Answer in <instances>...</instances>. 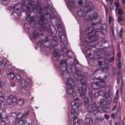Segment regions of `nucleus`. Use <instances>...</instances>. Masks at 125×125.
Listing matches in <instances>:
<instances>
[{
  "label": "nucleus",
  "mask_w": 125,
  "mask_h": 125,
  "mask_svg": "<svg viewBox=\"0 0 125 125\" xmlns=\"http://www.w3.org/2000/svg\"><path fill=\"white\" fill-rule=\"evenodd\" d=\"M39 8V9L37 10V15L40 18L37 21L38 23V26L39 30L38 31H34L32 34V37L34 39L39 37L42 40H43L45 39L43 38V36L44 35L43 34V32L45 30V24L47 22L45 17L47 16L48 18H52L50 15L52 12L50 8L47 6H45L43 9H42L40 7Z\"/></svg>",
  "instance_id": "1"
},
{
  "label": "nucleus",
  "mask_w": 125,
  "mask_h": 125,
  "mask_svg": "<svg viewBox=\"0 0 125 125\" xmlns=\"http://www.w3.org/2000/svg\"><path fill=\"white\" fill-rule=\"evenodd\" d=\"M77 73L74 75V78L79 82V84L81 83V86L77 87L78 92L80 97L83 99L85 98L86 89L87 87L86 83L87 79L86 77L83 74H80L79 71H77Z\"/></svg>",
  "instance_id": "2"
},
{
  "label": "nucleus",
  "mask_w": 125,
  "mask_h": 125,
  "mask_svg": "<svg viewBox=\"0 0 125 125\" xmlns=\"http://www.w3.org/2000/svg\"><path fill=\"white\" fill-rule=\"evenodd\" d=\"M97 24L93 23V27H90L86 29L85 33L88 34L87 37H85V38H88L89 39L95 37L96 35L98 34V33H101L100 30L103 29L102 25L97 22Z\"/></svg>",
  "instance_id": "3"
},
{
  "label": "nucleus",
  "mask_w": 125,
  "mask_h": 125,
  "mask_svg": "<svg viewBox=\"0 0 125 125\" xmlns=\"http://www.w3.org/2000/svg\"><path fill=\"white\" fill-rule=\"evenodd\" d=\"M95 80H97L96 82L94 83L92 85L93 88L95 89L99 88H103L106 85V83L103 79H101L100 77L95 78Z\"/></svg>",
  "instance_id": "4"
},
{
  "label": "nucleus",
  "mask_w": 125,
  "mask_h": 125,
  "mask_svg": "<svg viewBox=\"0 0 125 125\" xmlns=\"http://www.w3.org/2000/svg\"><path fill=\"white\" fill-rule=\"evenodd\" d=\"M60 69L62 72L61 73L62 76L65 75L66 76H69L70 74L69 73L65 74V72L66 71L67 69V65L66 64V60H63L61 61L59 64Z\"/></svg>",
  "instance_id": "5"
},
{
  "label": "nucleus",
  "mask_w": 125,
  "mask_h": 125,
  "mask_svg": "<svg viewBox=\"0 0 125 125\" xmlns=\"http://www.w3.org/2000/svg\"><path fill=\"white\" fill-rule=\"evenodd\" d=\"M8 99L6 102L7 104L8 105L10 108L14 106V103L16 102L17 99V96L12 94H10L8 97Z\"/></svg>",
  "instance_id": "6"
},
{
  "label": "nucleus",
  "mask_w": 125,
  "mask_h": 125,
  "mask_svg": "<svg viewBox=\"0 0 125 125\" xmlns=\"http://www.w3.org/2000/svg\"><path fill=\"white\" fill-rule=\"evenodd\" d=\"M28 3L27 4V6L25 5H23L22 6V10L23 11H25V14L27 15H29V10L31 7L34 4V3L32 0H28Z\"/></svg>",
  "instance_id": "7"
},
{
  "label": "nucleus",
  "mask_w": 125,
  "mask_h": 125,
  "mask_svg": "<svg viewBox=\"0 0 125 125\" xmlns=\"http://www.w3.org/2000/svg\"><path fill=\"white\" fill-rule=\"evenodd\" d=\"M85 5L84 6V10L87 12L91 11L92 9V8H94L95 4L94 2H92L88 1L85 0Z\"/></svg>",
  "instance_id": "8"
},
{
  "label": "nucleus",
  "mask_w": 125,
  "mask_h": 125,
  "mask_svg": "<svg viewBox=\"0 0 125 125\" xmlns=\"http://www.w3.org/2000/svg\"><path fill=\"white\" fill-rule=\"evenodd\" d=\"M58 30L60 39L62 43L66 45L67 43V39L65 33L62 31L61 28H60Z\"/></svg>",
  "instance_id": "9"
},
{
  "label": "nucleus",
  "mask_w": 125,
  "mask_h": 125,
  "mask_svg": "<svg viewBox=\"0 0 125 125\" xmlns=\"http://www.w3.org/2000/svg\"><path fill=\"white\" fill-rule=\"evenodd\" d=\"M78 62H79L77 60H76L74 62V63L75 64L74 65H73V63L72 62L70 64V65H71V66L69 67V69H70L72 72L74 73V74H73L74 76V75L77 72H76L78 71H79L80 72V74H81L80 72L78 70L79 67H78V66H76V65H79L78 64Z\"/></svg>",
  "instance_id": "10"
},
{
  "label": "nucleus",
  "mask_w": 125,
  "mask_h": 125,
  "mask_svg": "<svg viewBox=\"0 0 125 125\" xmlns=\"http://www.w3.org/2000/svg\"><path fill=\"white\" fill-rule=\"evenodd\" d=\"M71 115H73L72 116L73 117V122L74 125H79L80 123L79 121L77 116L78 114L75 112V110L73 108L71 110Z\"/></svg>",
  "instance_id": "11"
},
{
  "label": "nucleus",
  "mask_w": 125,
  "mask_h": 125,
  "mask_svg": "<svg viewBox=\"0 0 125 125\" xmlns=\"http://www.w3.org/2000/svg\"><path fill=\"white\" fill-rule=\"evenodd\" d=\"M97 18V14L96 13H91L89 15H85L84 17L85 20L87 21H89L90 20L94 21L96 20Z\"/></svg>",
  "instance_id": "12"
},
{
  "label": "nucleus",
  "mask_w": 125,
  "mask_h": 125,
  "mask_svg": "<svg viewBox=\"0 0 125 125\" xmlns=\"http://www.w3.org/2000/svg\"><path fill=\"white\" fill-rule=\"evenodd\" d=\"M30 81V80L29 79L27 80H22L21 81V85L23 87H28L29 85V83Z\"/></svg>",
  "instance_id": "13"
},
{
  "label": "nucleus",
  "mask_w": 125,
  "mask_h": 125,
  "mask_svg": "<svg viewBox=\"0 0 125 125\" xmlns=\"http://www.w3.org/2000/svg\"><path fill=\"white\" fill-rule=\"evenodd\" d=\"M87 111L88 112L92 113L94 115H95L98 112V111L95 108H93L92 107L89 106L88 107Z\"/></svg>",
  "instance_id": "14"
},
{
  "label": "nucleus",
  "mask_w": 125,
  "mask_h": 125,
  "mask_svg": "<svg viewBox=\"0 0 125 125\" xmlns=\"http://www.w3.org/2000/svg\"><path fill=\"white\" fill-rule=\"evenodd\" d=\"M67 91L68 94L70 95L73 98V96H75L77 95L75 92V90L73 88H68Z\"/></svg>",
  "instance_id": "15"
},
{
  "label": "nucleus",
  "mask_w": 125,
  "mask_h": 125,
  "mask_svg": "<svg viewBox=\"0 0 125 125\" xmlns=\"http://www.w3.org/2000/svg\"><path fill=\"white\" fill-rule=\"evenodd\" d=\"M73 98L75 101V105L77 106H80L82 102L81 101L79 100V98L78 96H73Z\"/></svg>",
  "instance_id": "16"
},
{
  "label": "nucleus",
  "mask_w": 125,
  "mask_h": 125,
  "mask_svg": "<svg viewBox=\"0 0 125 125\" xmlns=\"http://www.w3.org/2000/svg\"><path fill=\"white\" fill-rule=\"evenodd\" d=\"M66 84L67 85H71L73 87L75 86V84L73 82V80L71 78H70L67 79Z\"/></svg>",
  "instance_id": "17"
},
{
  "label": "nucleus",
  "mask_w": 125,
  "mask_h": 125,
  "mask_svg": "<svg viewBox=\"0 0 125 125\" xmlns=\"http://www.w3.org/2000/svg\"><path fill=\"white\" fill-rule=\"evenodd\" d=\"M84 120L85 123L87 124V125H92L93 124L92 120L90 118L85 117Z\"/></svg>",
  "instance_id": "18"
},
{
  "label": "nucleus",
  "mask_w": 125,
  "mask_h": 125,
  "mask_svg": "<svg viewBox=\"0 0 125 125\" xmlns=\"http://www.w3.org/2000/svg\"><path fill=\"white\" fill-rule=\"evenodd\" d=\"M120 57H119V58H118L116 61L117 67L119 69L121 68L122 65L121 62L120 61Z\"/></svg>",
  "instance_id": "19"
},
{
  "label": "nucleus",
  "mask_w": 125,
  "mask_h": 125,
  "mask_svg": "<svg viewBox=\"0 0 125 125\" xmlns=\"http://www.w3.org/2000/svg\"><path fill=\"white\" fill-rule=\"evenodd\" d=\"M24 101L23 99H19L16 103V105L18 107H20L22 106L24 103Z\"/></svg>",
  "instance_id": "20"
},
{
  "label": "nucleus",
  "mask_w": 125,
  "mask_h": 125,
  "mask_svg": "<svg viewBox=\"0 0 125 125\" xmlns=\"http://www.w3.org/2000/svg\"><path fill=\"white\" fill-rule=\"evenodd\" d=\"M30 112L29 111H28L25 113L22 114L21 116L22 117L23 119L26 121V118L30 114Z\"/></svg>",
  "instance_id": "21"
},
{
  "label": "nucleus",
  "mask_w": 125,
  "mask_h": 125,
  "mask_svg": "<svg viewBox=\"0 0 125 125\" xmlns=\"http://www.w3.org/2000/svg\"><path fill=\"white\" fill-rule=\"evenodd\" d=\"M66 53L68 57L69 58H72L74 56L73 53L71 51H68L66 52Z\"/></svg>",
  "instance_id": "22"
},
{
  "label": "nucleus",
  "mask_w": 125,
  "mask_h": 125,
  "mask_svg": "<svg viewBox=\"0 0 125 125\" xmlns=\"http://www.w3.org/2000/svg\"><path fill=\"white\" fill-rule=\"evenodd\" d=\"M44 45L46 47H49L52 45V43L50 41H48L44 42L43 43Z\"/></svg>",
  "instance_id": "23"
},
{
  "label": "nucleus",
  "mask_w": 125,
  "mask_h": 125,
  "mask_svg": "<svg viewBox=\"0 0 125 125\" xmlns=\"http://www.w3.org/2000/svg\"><path fill=\"white\" fill-rule=\"evenodd\" d=\"M14 73L12 72L10 73L8 75V76L9 79L10 80L13 79L14 77Z\"/></svg>",
  "instance_id": "24"
},
{
  "label": "nucleus",
  "mask_w": 125,
  "mask_h": 125,
  "mask_svg": "<svg viewBox=\"0 0 125 125\" xmlns=\"http://www.w3.org/2000/svg\"><path fill=\"white\" fill-rule=\"evenodd\" d=\"M6 63L4 62L2 60L1 61H0V67H1V68H4L5 69V68H4V67L5 66Z\"/></svg>",
  "instance_id": "25"
},
{
  "label": "nucleus",
  "mask_w": 125,
  "mask_h": 125,
  "mask_svg": "<svg viewBox=\"0 0 125 125\" xmlns=\"http://www.w3.org/2000/svg\"><path fill=\"white\" fill-rule=\"evenodd\" d=\"M105 101L108 104H110L112 102L111 99L109 95L107 97H106Z\"/></svg>",
  "instance_id": "26"
},
{
  "label": "nucleus",
  "mask_w": 125,
  "mask_h": 125,
  "mask_svg": "<svg viewBox=\"0 0 125 125\" xmlns=\"http://www.w3.org/2000/svg\"><path fill=\"white\" fill-rule=\"evenodd\" d=\"M13 17V19L14 20L17 19L18 18V14L16 12L12 13L11 14Z\"/></svg>",
  "instance_id": "27"
},
{
  "label": "nucleus",
  "mask_w": 125,
  "mask_h": 125,
  "mask_svg": "<svg viewBox=\"0 0 125 125\" xmlns=\"http://www.w3.org/2000/svg\"><path fill=\"white\" fill-rule=\"evenodd\" d=\"M10 2L9 0H2L1 3L4 5H6L9 4Z\"/></svg>",
  "instance_id": "28"
},
{
  "label": "nucleus",
  "mask_w": 125,
  "mask_h": 125,
  "mask_svg": "<svg viewBox=\"0 0 125 125\" xmlns=\"http://www.w3.org/2000/svg\"><path fill=\"white\" fill-rule=\"evenodd\" d=\"M123 33V31L122 29H121L119 32V37L121 38H122Z\"/></svg>",
  "instance_id": "29"
},
{
  "label": "nucleus",
  "mask_w": 125,
  "mask_h": 125,
  "mask_svg": "<svg viewBox=\"0 0 125 125\" xmlns=\"http://www.w3.org/2000/svg\"><path fill=\"white\" fill-rule=\"evenodd\" d=\"M9 84L10 86L12 87H14L15 86V82L13 81H10L9 82Z\"/></svg>",
  "instance_id": "30"
},
{
  "label": "nucleus",
  "mask_w": 125,
  "mask_h": 125,
  "mask_svg": "<svg viewBox=\"0 0 125 125\" xmlns=\"http://www.w3.org/2000/svg\"><path fill=\"white\" fill-rule=\"evenodd\" d=\"M2 116L1 115V117L0 118V119L1 120V121L0 123V125H5V119L2 120Z\"/></svg>",
  "instance_id": "31"
},
{
  "label": "nucleus",
  "mask_w": 125,
  "mask_h": 125,
  "mask_svg": "<svg viewBox=\"0 0 125 125\" xmlns=\"http://www.w3.org/2000/svg\"><path fill=\"white\" fill-rule=\"evenodd\" d=\"M24 119L23 120L21 119L18 121V124L19 125H25V124L24 123Z\"/></svg>",
  "instance_id": "32"
},
{
  "label": "nucleus",
  "mask_w": 125,
  "mask_h": 125,
  "mask_svg": "<svg viewBox=\"0 0 125 125\" xmlns=\"http://www.w3.org/2000/svg\"><path fill=\"white\" fill-rule=\"evenodd\" d=\"M104 100V99L101 98L100 100V104L101 105H104L105 104Z\"/></svg>",
  "instance_id": "33"
},
{
  "label": "nucleus",
  "mask_w": 125,
  "mask_h": 125,
  "mask_svg": "<svg viewBox=\"0 0 125 125\" xmlns=\"http://www.w3.org/2000/svg\"><path fill=\"white\" fill-rule=\"evenodd\" d=\"M51 42L53 46H56L57 45V42L56 41L54 40H52Z\"/></svg>",
  "instance_id": "34"
},
{
  "label": "nucleus",
  "mask_w": 125,
  "mask_h": 125,
  "mask_svg": "<svg viewBox=\"0 0 125 125\" xmlns=\"http://www.w3.org/2000/svg\"><path fill=\"white\" fill-rule=\"evenodd\" d=\"M17 117L18 118L20 119L21 118H22L23 119L22 117L21 116V115H22L21 113V112H19L17 113Z\"/></svg>",
  "instance_id": "35"
},
{
  "label": "nucleus",
  "mask_w": 125,
  "mask_h": 125,
  "mask_svg": "<svg viewBox=\"0 0 125 125\" xmlns=\"http://www.w3.org/2000/svg\"><path fill=\"white\" fill-rule=\"evenodd\" d=\"M21 92L23 94H26L27 92V91L24 88H22L21 89L20 92Z\"/></svg>",
  "instance_id": "36"
},
{
  "label": "nucleus",
  "mask_w": 125,
  "mask_h": 125,
  "mask_svg": "<svg viewBox=\"0 0 125 125\" xmlns=\"http://www.w3.org/2000/svg\"><path fill=\"white\" fill-rule=\"evenodd\" d=\"M35 21V17L34 16H32L30 18V21L31 22H33Z\"/></svg>",
  "instance_id": "37"
},
{
  "label": "nucleus",
  "mask_w": 125,
  "mask_h": 125,
  "mask_svg": "<svg viewBox=\"0 0 125 125\" xmlns=\"http://www.w3.org/2000/svg\"><path fill=\"white\" fill-rule=\"evenodd\" d=\"M16 77L17 80L19 81L21 79V75L20 74H17L16 75Z\"/></svg>",
  "instance_id": "38"
},
{
  "label": "nucleus",
  "mask_w": 125,
  "mask_h": 125,
  "mask_svg": "<svg viewBox=\"0 0 125 125\" xmlns=\"http://www.w3.org/2000/svg\"><path fill=\"white\" fill-rule=\"evenodd\" d=\"M85 0H83V2L81 0H79L78 2L77 3L79 5H82L83 3L84 4H85V3L84 1Z\"/></svg>",
  "instance_id": "39"
},
{
  "label": "nucleus",
  "mask_w": 125,
  "mask_h": 125,
  "mask_svg": "<svg viewBox=\"0 0 125 125\" xmlns=\"http://www.w3.org/2000/svg\"><path fill=\"white\" fill-rule=\"evenodd\" d=\"M99 95V94L98 92H96L94 94V96L95 98H97Z\"/></svg>",
  "instance_id": "40"
},
{
  "label": "nucleus",
  "mask_w": 125,
  "mask_h": 125,
  "mask_svg": "<svg viewBox=\"0 0 125 125\" xmlns=\"http://www.w3.org/2000/svg\"><path fill=\"white\" fill-rule=\"evenodd\" d=\"M46 39L47 41H50L51 42L53 40V38L51 36H49Z\"/></svg>",
  "instance_id": "41"
},
{
  "label": "nucleus",
  "mask_w": 125,
  "mask_h": 125,
  "mask_svg": "<svg viewBox=\"0 0 125 125\" xmlns=\"http://www.w3.org/2000/svg\"><path fill=\"white\" fill-rule=\"evenodd\" d=\"M114 5L116 8L119 7L120 6L119 1H118L115 2L114 3Z\"/></svg>",
  "instance_id": "42"
},
{
  "label": "nucleus",
  "mask_w": 125,
  "mask_h": 125,
  "mask_svg": "<svg viewBox=\"0 0 125 125\" xmlns=\"http://www.w3.org/2000/svg\"><path fill=\"white\" fill-rule=\"evenodd\" d=\"M6 72L8 75L12 72H11V70L10 68H8L6 70Z\"/></svg>",
  "instance_id": "43"
},
{
  "label": "nucleus",
  "mask_w": 125,
  "mask_h": 125,
  "mask_svg": "<svg viewBox=\"0 0 125 125\" xmlns=\"http://www.w3.org/2000/svg\"><path fill=\"white\" fill-rule=\"evenodd\" d=\"M118 97L119 96H115L114 101V103H116L118 101Z\"/></svg>",
  "instance_id": "44"
},
{
  "label": "nucleus",
  "mask_w": 125,
  "mask_h": 125,
  "mask_svg": "<svg viewBox=\"0 0 125 125\" xmlns=\"http://www.w3.org/2000/svg\"><path fill=\"white\" fill-rule=\"evenodd\" d=\"M117 20L118 22H121L122 21V18L120 16H119L118 17Z\"/></svg>",
  "instance_id": "45"
},
{
  "label": "nucleus",
  "mask_w": 125,
  "mask_h": 125,
  "mask_svg": "<svg viewBox=\"0 0 125 125\" xmlns=\"http://www.w3.org/2000/svg\"><path fill=\"white\" fill-rule=\"evenodd\" d=\"M108 21L109 24H111L113 21V19L110 16L109 17Z\"/></svg>",
  "instance_id": "46"
},
{
  "label": "nucleus",
  "mask_w": 125,
  "mask_h": 125,
  "mask_svg": "<svg viewBox=\"0 0 125 125\" xmlns=\"http://www.w3.org/2000/svg\"><path fill=\"white\" fill-rule=\"evenodd\" d=\"M71 106L72 107L73 105H75V101H74L73 100L71 101L70 102Z\"/></svg>",
  "instance_id": "47"
},
{
  "label": "nucleus",
  "mask_w": 125,
  "mask_h": 125,
  "mask_svg": "<svg viewBox=\"0 0 125 125\" xmlns=\"http://www.w3.org/2000/svg\"><path fill=\"white\" fill-rule=\"evenodd\" d=\"M114 57L112 56L111 57H110L108 59V61L110 62H112L114 61Z\"/></svg>",
  "instance_id": "48"
},
{
  "label": "nucleus",
  "mask_w": 125,
  "mask_h": 125,
  "mask_svg": "<svg viewBox=\"0 0 125 125\" xmlns=\"http://www.w3.org/2000/svg\"><path fill=\"white\" fill-rule=\"evenodd\" d=\"M58 54V52H57L56 51H54L53 52V56L54 57H56Z\"/></svg>",
  "instance_id": "49"
},
{
  "label": "nucleus",
  "mask_w": 125,
  "mask_h": 125,
  "mask_svg": "<svg viewBox=\"0 0 125 125\" xmlns=\"http://www.w3.org/2000/svg\"><path fill=\"white\" fill-rule=\"evenodd\" d=\"M89 95L90 97L91 98L92 96V92L91 90H89L88 92Z\"/></svg>",
  "instance_id": "50"
},
{
  "label": "nucleus",
  "mask_w": 125,
  "mask_h": 125,
  "mask_svg": "<svg viewBox=\"0 0 125 125\" xmlns=\"http://www.w3.org/2000/svg\"><path fill=\"white\" fill-rule=\"evenodd\" d=\"M68 4H69V5L71 6L72 7H73V6L74 5V3L72 1L69 2V0H68Z\"/></svg>",
  "instance_id": "51"
},
{
  "label": "nucleus",
  "mask_w": 125,
  "mask_h": 125,
  "mask_svg": "<svg viewBox=\"0 0 125 125\" xmlns=\"http://www.w3.org/2000/svg\"><path fill=\"white\" fill-rule=\"evenodd\" d=\"M118 14L120 15L122 14L123 13V11L120 8H119L118 11Z\"/></svg>",
  "instance_id": "52"
},
{
  "label": "nucleus",
  "mask_w": 125,
  "mask_h": 125,
  "mask_svg": "<svg viewBox=\"0 0 125 125\" xmlns=\"http://www.w3.org/2000/svg\"><path fill=\"white\" fill-rule=\"evenodd\" d=\"M117 104H116L115 105L113 106V107L112 109V110L114 111L115 110L116 107L117 106Z\"/></svg>",
  "instance_id": "53"
},
{
  "label": "nucleus",
  "mask_w": 125,
  "mask_h": 125,
  "mask_svg": "<svg viewBox=\"0 0 125 125\" xmlns=\"http://www.w3.org/2000/svg\"><path fill=\"white\" fill-rule=\"evenodd\" d=\"M104 117L107 119H108L109 118V115L106 114H105L104 115Z\"/></svg>",
  "instance_id": "54"
},
{
  "label": "nucleus",
  "mask_w": 125,
  "mask_h": 125,
  "mask_svg": "<svg viewBox=\"0 0 125 125\" xmlns=\"http://www.w3.org/2000/svg\"><path fill=\"white\" fill-rule=\"evenodd\" d=\"M4 97L3 95V94L2 93L0 92V99H3Z\"/></svg>",
  "instance_id": "55"
},
{
  "label": "nucleus",
  "mask_w": 125,
  "mask_h": 125,
  "mask_svg": "<svg viewBox=\"0 0 125 125\" xmlns=\"http://www.w3.org/2000/svg\"><path fill=\"white\" fill-rule=\"evenodd\" d=\"M104 68L107 70H108L109 69L108 66L107 65H105L104 67Z\"/></svg>",
  "instance_id": "56"
},
{
  "label": "nucleus",
  "mask_w": 125,
  "mask_h": 125,
  "mask_svg": "<svg viewBox=\"0 0 125 125\" xmlns=\"http://www.w3.org/2000/svg\"><path fill=\"white\" fill-rule=\"evenodd\" d=\"M3 83L0 82V90H1V89L3 87Z\"/></svg>",
  "instance_id": "57"
},
{
  "label": "nucleus",
  "mask_w": 125,
  "mask_h": 125,
  "mask_svg": "<svg viewBox=\"0 0 125 125\" xmlns=\"http://www.w3.org/2000/svg\"><path fill=\"white\" fill-rule=\"evenodd\" d=\"M98 63L99 65L100 66H101L102 65V62L100 61H98L97 62Z\"/></svg>",
  "instance_id": "58"
},
{
  "label": "nucleus",
  "mask_w": 125,
  "mask_h": 125,
  "mask_svg": "<svg viewBox=\"0 0 125 125\" xmlns=\"http://www.w3.org/2000/svg\"><path fill=\"white\" fill-rule=\"evenodd\" d=\"M58 58L59 59L60 58H61V57L63 58V57H64V56L63 55H59L58 56Z\"/></svg>",
  "instance_id": "59"
},
{
  "label": "nucleus",
  "mask_w": 125,
  "mask_h": 125,
  "mask_svg": "<svg viewBox=\"0 0 125 125\" xmlns=\"http://www.w3.org/2000/svg\"><path fill=\"white\" fill-rule=\"evenodd\" d=\"M111 117L113 118H115V116L114 113H113L111 115Z\"/></svg>",
  "instance_id": "60"
},
{
  "label": "nucleus",
  "mask_w": 125,
  "mask_h": 125,
  "mask_svg": "<svg viewBox=\"0 0 125 125\" xmlns=\"http://www.w3.org/2000/svg\"><path fill=\"white\" fill-rule=\"evenodd\" d=\"M38 45L41 46L42 45V43L41 42H38L37 44Z\"/></svg>",
  "instance_id": "61"
},
{
  "label": "nucleus",
  "mask_w": 125,
  "mask_h": 125,
  "mask_svg": "<svg viewBox=\"0 0 125 125\" xmlns=\"http://www.w3.org/2000/svg\"><path fill=\"white\" fill-rule=\"evenodd\" d=\"M113 0H105L107 2H108L109 1H110L111 3H112Z\"/></svg>",
  "instance_id": "62"
},
{
  "label": "nucleus",
  "mask_w": 125,
  "mask_h": 125,
  "mask_svg": "<svg viewBox=\"0 0 125 125\" xmlns=\"http://www.w3.org/2000/svg\"><path fill=\"white\" fill-rule=\"evenodd\" d=\"M112 32L113 35L114 36V32L113 30V29L112 28Z\"/></svg>",
  "instance_id": "63"
},
{
  "label": "nucleus",
  "mask_w": 125,
  "mask_h": 125,
  "mask_svg": "<svg viewBox=\"0 0 125 125\" xmlns=\"http://www.w3.org/2000/svg\"><path fill=\"white\" fill-rule=\"evenodd\" d=\"M121 1L122 3L123 4L125 3V0H121Z\"/></svg>",
  "instance_id": "64"
}]
</instances>
